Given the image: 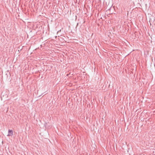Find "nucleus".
Listing matches in <instances>:
<instances>
[{
	"mask_svg": "<svg viewBox=\"0 0 155 155\" xmlns=\"http://www.w3.org/2000/svg\"><path fill=\"white\" fill-rule=\"evenodd\" d=\"M13 134V131L12 130H8V134L7 136H10Z\"/></svg>",
	"mask_w": 155,
	"mask_h": 155,
	"instance_id": "1",
	"label": "nucleus"
}]
</instances>
